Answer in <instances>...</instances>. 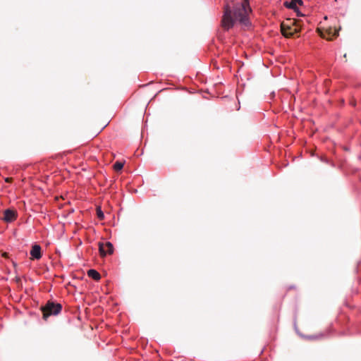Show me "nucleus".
I'll list each match as a JSON object with an SVG mask.
<instances>
[{
	"instance_id": "1",
	"label": "nucleus",
	"mask_w": 361,
	"mask_h": 361,
	"mask_svg": "<svg viewBox=\"0 0 361 361\" xmlns=\"http://www.w3.org/2000/svg\"><path fill=\"white\" fill-rule=\"evenodd\" d=\"M252 12L249 0H243L241 4H235L231 9L226 4L224 6L221 26L225 30H228L234 26L235 22L241 25L248 27L250 25L249 14Z\"/></svg>"
},
{
	"instance_id": "2",
	"label": "nucleus",
	"mask_w": 361,
	"mask_h": 361,
	"mask_svg": "<svg viewBox=\"0 0 361 361\" xmlns=\"http://www.w3.org/2000/svg\"><path fill=\"white\" fill-rule=\"evenodd\" d=\"M281 31L285 37H290L295 33L299 32V29L295 25V23L290 19H287L281 24Z\"/></svg>"
},
{
	"instance_id": "3",
	"label": "nucleus",
	"mask_w": 361,
	"mask_h": 361,
	"mask_svg": "<svg viewBox=\"0 0 361 361\" xmlns=\"http://www.w3.org/2000/svg\"><path fill=\"white\" fill-rule=\"evenodd\" d=\"M62 305L52 299L47 301V318L50 316H56L61 313Z\"/></svg>"
},
{
	"instance_id": "4",
	"label": "nucleus",
	"mask_w": 361,
	"mask_h": 361,
	"mask_svg": "<svg viewBox=\"0 0 361 361\" xmlns=\"http://www.w3.org/2000/svg\"><path fill=\"white\" fill-rule=\"evenodd\" d=\"M318 32L322 37L326 38L328 40H332L334 37H336L338 35V30L333 27H329L328 29L325 30L324 32H322L320 29H318Z\"/></svg>"
},
{
	"instance_id": "5",
	"label": "nucleus",
	"mask_w": 361,
	"mask_h": 361,
	"mask_svg": "<svg viewBox=\"0 0 361 361\" xmlns=\"http://www.w3.org/2000/svg\"><path fill=\"white\" fill-rule=\"evenodd\" d=\"M99 250L102 257L106 255H111L114 252L113 245L110 242H106L105 243H99Z\"/></svg>"
},
{
	"instance_id": "6",
	"label": "nucleus",
	"mask_w": 361,
	"mask_h": 361,
	"mask_svg": "<svg viewBox=\"0 0 361 361\" xmlns=\"http://www.w3.org/2000/svg\"><path fill=\"white\" fill-rule=\"evenodd\" d=\"M303 2L302 0H290V1H285L284 6L286 8L294 10L297 13L298 16H300V13L298 11V6L302 5Z\"/></svg>"
},
{
	"instance_id": "7",
	"label": "nucleus",
	"mask_w": 361,
	"mask_h": 361,
	"mask_svg": "<svg viewBox=\"0 0 361 361\" xmlns=\"http://www.w3.org/2000/svg\"><path fill=\"white\" fill-rule=\"evenodd\" d=\"M42 257L41 247L39 245H34L30 250V259H39Z\"/></svg>"
},
{
	"instance_id": "8",
	"label": "nucleus",
	"mask_w": 361,
	"mask_h": 361,
	"mask_svg": "<svg viewBox=\"0 0 361 361\" xmlns=\"http://www.w3.org/2000/svg\"><path fill=\"white\" fill-rule=\"evenodd\" d=\"M16 219V212L10 209H7L4 211V217L1 218L6 222H12Z\"/></svg>"
},
{
	"instance_id": "9",
	"label": "nucleus",
	"mask_w": 361,
	"mask_h": 361,
	"mask_svg": "<svg viewBox=\"0 0 361 361\" xmlns=\"http://www.w3.org/2000/svg\"><path fill=\"white\" fill-rule=\"evenodd\" d=\"M87 275L89 277L96 281L99 280L101 278L99 273L94 269H90L87 271Z\"/></svg>"
},
{
	"instance_id": "10",
	"label": "nucleus",
	"mask_w": 361,
	"mask_h": 361,
	"mask_svg": "<svg viewBox=\"0 0 361 361\" xmlns=\"http://www.w3.org/2000/svg\"><path fill=\"white\" fill-rule=\"evenodd\" d=\"M123 167V163L121 161H116L114 164V169L115 171H121Z\"/></svg>"
},
{
	"instance_id": "11",
	"label": "nucleus",
	"mask_w": 361,
	"mask_h": 361,
	"mask_svg": "<svg viewBox=\"0 0 361 361\" xmlns=\"http://www.w3.org/2000/svg\"><path fill=\"white\" fill-rule=\"evenodd\" d=\"M97 215L100 220H102L104 218V213L100 207L97 208Z\"/></svg>"
},
{
	"instance_id": "12",
	"label": "nucleus",
	"mask_w": 361,
	"mask_h": 361,
	"mask_svg": "<svg viewBox=\"0 0 361 361\" xmlns=\"http://www.w3.org/2000/svg\"><path fill=\"white\" fill-rule=\"evenodd\" d=\"M40 310L42 312V318L45 319V305H42Z\"/></svg>"
},
{
	"instance_id": "13",
	"label": "nucleus",
	"mask_w": 361,
	"mask_h": 361,
	"mask_svg": "<svg viewBox=\"0 0 361 361\" xmlns=\"http://www.w3.org/2000/svg\"><path fill=\"white\" fill-rule=\"evenodd\" d=\"M11 180H12L11 178H5V181L7 182V183H11Z\"/></svg>"
}]
</instances>
